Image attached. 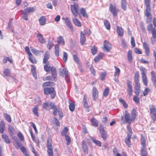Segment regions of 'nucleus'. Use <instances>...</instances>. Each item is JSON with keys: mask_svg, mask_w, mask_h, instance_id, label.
Masks as SVG:
<instances>
[{"mask_svg": "<svg viewBox=\"0 0 156 156\" xmlns=\"http://www.w3.org/2000/svg\"><path fill=\"white\" fill-rule=\"evenodd\" d=\"M50 57L49 53L48 52H45L44 55V57L43 59V63H45Z\"/></svg>", "mask_w": 156, "mask_h": 156, "instance_id": "nucleus-26", "label": "nucleus"}, {"mask_svg": "<svg viewBox=\"0 0 156 156\" xmlns=\"http://www.w3.org/2000/svg\"><path fill=\"white\" fill-rule=\"evenodd\" d=\"M4 75L7 76L6 79L8 80H9L10 78H12V77L10 76V69H5L4 71Z\"/></svg>", "mask_w": 156, "mask_h": 156, "instance_id": "nucleus-17", "label": "nucleus"}, {"mask_svg": "<svg viewBox=\"0 0 156 156\" xmlns=\"http://www.w3.org/2000/svg\"><path fill=\"white\" fill-rule=\"evenodd\" d=\"M2 138L6 143L7 144L10 143V140L6 135L5 134H2Z\"/></svg>", "mask_w": 156, "mask_h": 156, "instance_id": "nucleus-30", "label": "nucleus"}, {"mask_svg": "<svg viewBox=\"0 0 156 156\" xmlns=\"http://www.w3.org/2000/svg\"><path fill=\"white\" fill-rule=\"evenodd\" d=\"M131 83H132L131 81L129 80L127 81V91L129 97H130L132 94V89Z\"/></svg>", "mask_w": 156, "mask_h": 156, "instance_id": "nucleus-14", "label": "nucleus"}, {"mask_svg": "<svg viewBox=\"0 0 156 156\" xmlns=\"http://www.w3.org/2000/svg\"><path fill=\"white\" fill-rule=\"evenodd\" d=\"M87 96L86 95H84L83 96V106L85 108V109L88 112H89V109L88 103L87 101Z\"/></svg>", "mask_w": 156, "mask_h": 156, "instance_id": "nucleus-16", "label": "nucleus"}, {"mask_svg": "<svg viewBox=\"0 0 156 156\" xmlns=\"http://www.w3.org/2000/svg\"><path fill=\"white\" fill-rule=\"evenodd\" d=\"M140 83L135 84L134 87L135 93L136 95H138L140 92Z\"/></svg>", "mask_w": 156, "mask_h": 156, "instance_id": "nucleus-28", "label": "nucleus"}, {"mask_svg": "<svg viewBox=\"0 0 156 156\" xmlns=\"http://www.w3.org/2000/svg\"><path fill=\"white\" fill-rule=\"evenodd\" d=\"M86 37L84 36V34L82 31L80 32V42L81 44L82 45L84 44L85 42H86Z\"/></svg>", "mask_w": 156, "mask_h": 156, "instance_id": "nucleus-20", "label": "nucleus"}, {"mask_svg": "<svg viewBox=\"0 0 156 156\" xmlns=\"http://www.w3.org/2000/svg\"><path fill=\"white\" fill-rule=\"evenodd\" d=\"M91 122L92 125L95 127L98 126V121L95 118H93L91 119Z\"/></svg>", "mask_w": 156, "mask_h": 156, "instance_id": "nucleus-27", "label": "nucleus"}, {"mask_svg": "<svg viewBox=\"0 0 156 156\" xmlns=\"http://www.w3.org/2000/svg\"><path fill=\"white\" fill-rule=\"evenodd\" d=\"M59 48L58 44H56L55 46V54L56 56H59Z\"/></svg>", "mask_w": 156, "mask_h": 156, "instance_id": "nucleus-32", "label": "nucleus"}, {"mask_svg": "<svg viewBox=\"0 0 156 156\" xmlns=\"http://www.w3.org/2000/svg\"><path fill=\"white\" fill-rule=\"evenodd\" d=\"M109 92V89L108 88H106L104 91L103 93V96L105 97H107L108 94Z\"/></svg>", "mask_w": 156, "mask_h": 156, "instance_id": "nucleus-58", "label": "nucleus"}, {"mask_svg": "<svg viewBox=\"0 0 156 156\" xmlns=\"http://www.w3.org/2000/svg\"><path fill=\"white\" fill-rule=\"evenodd\" d=\"M122 121H124L126 123H128L129 124L131 123L132 122L134 121L133 118L130 116V114L127 111H125V114L121 118Z\"/></svg>", "mask_w": 156, "mask_h": 156, "instance_id": "nucleus-4", "label": "nucleus"}, {"mask_svg": "<svg viewBox=\"0 0 156 156\" xmlns=\"http://www.w3.org/2000/svg\"><path fill=\"white\" fill-rule=\"evenodd\" d=\"M82 148L84 153H88L87 146L84 140H83L82 142Z\"/></svg>", "mask_w": 156, "mask_h": 156, "instance_id": "nucleus-19", "label": "nucleus"}, {"mask_svg": "<svg viewBox=\"0 0 156 156\" xmlns=\"http://www.w3.org/2000/svg\"><path fill=\"white\" fill-rule=\"evenodd\" d=\"M44 70L47 72H49L51 71L52 77L48 76V80H49L55 81L56 80L57 76L56 71L55 67L48 66L47 65L44 66Z\"/></svg>", "mask_w": 156, "mask_h": 156, "instance_id": "nucleus-2", "label": "nucleus"}, {"mask_svg": "<svg viewBox=\"0 0 156 156\" xmlns=\"http://www.w3.org/2000/svg\"><path fill=\"white\" fill-rule=\"evenodd\" d=\"M38 108L37 106H35L33 109V112L37 116H38Z\"/></svg>", "mask_w": 156, "mask_h": 156, "instance_id": "nucleus-56", "label": "nucleus"}, {"mask_svg": "<svg viewBox=\"0 0 156 156\" xmlns=\"http://www.w3.org/2000/svg\"><path fill=\"white\" fill-rule=\"evenodd\" d=\"M44 94H51V97L52 98H53L55 97V94L54 90V89L53 87H46L44 89Z\"/></svg>", "mask_w": 156, "mask_h": 156, "instance_id": "nucleus-7", "label": "nucleus"}, {"mask_svg": "<svg viewBox=\"0 0 156 156\" xmlns=\"http://www.w3.org/2000/svg\"><path fill=\"white\" fill-rule=\"evenodd\" d=\"M59 76H61L63 77L64 75L66 80L69 79V75L68 74V72L66 68H64L63 69H59Z\"/></svg>", "mask_w": 156, "mask_h": 156, "instance_id": "nucleus-8", "label": "nucleus"}, {"mask_svg": "<svg viewBox=\"0 0 156 156\" xmlns=\"http://www.w3.org/2000/svg\"><path fill=\"white\" fill-rule=\"evenodd\" d=\"M69 109L71 111H73L75 108V104L73 103H71L69 101Z\"/></svg>", "mask_w": 156, "mask_h": 156, "instance_id": "nucleus-48", "label": "nucleus"}, {"mask_svg": "<svg viewBox=\"0 0 156 156\" xmlns=\"http://www.w3.org/2000/svg\"><path fill=\"white\" fill-rule=\"evenodd\" d=\"M57 42L59 44H61L62 45H64L65 44L64 40L62 36H60L58 38Z\"/></svg>", "mask_w": 156, "mask_h": 156, "instance_id": "nucleus-36", "label": "nucleus"}, {"mask_svg": "<svg viewBox=\"0 0 156 156\" xmlns=\"http://www.w3.org/2000/svg\"><path fill=\"white\" fill-rule=\"evenodd\" d=\"M127 130L128 131V132L127 133V135H130V136H132V130L129 125H127Z\"/></svg>", "mask_w": 156, "mask_h": 156, "instance_id": "nucleus-61", "label": "nucleus"}, {"mask_svg": "<svg viewBox=\"0 0 156 156\" xmlns=\"http://www.w3.org/2000/svg\"><path fill=\"white\" fill-rule=\"evenodd\" d=\"M131 136L130 135H127L125 139V142L126 145H128L129 147H130L131 145L130 139H131Z\"/></svg>", "mask_w": 156, "mask_h": 156, "instance_id": "nucleus-23", "label": "nucleus"}, {"mask_svg": "<svg viewBox=\"0 0 156 156\" xmlns=\"http://www.w3.org/2000/svg\"><path fill=\"white\" fill-rule=\"evenodd\" d=\"M140 152L142 156H147V152L145 149V148L141 147Z\"/></svg>", "mask_w": 156, "mask_h": 156, "instance_id": "nucleus-38", "label": "nucleus"}, {"mask_svg": "<svg viewBox=\"0 0 156 156\" xmlns=\"http://www.w3.org/2000/svg\"><path fill=\"white\" fill-rule=\"evenodd\" d=\"M91 50L92 54L93 55H95L97 52V49L96 47H94L93 48H91Z\"/></svg>", "mask_w": 156, "mask_h": 156, "instance_id": "nucleus-64", "label": "nucleus"}, {"mask_svg": "<svg viewBox=\"0 0 156 156\" xmlns=\"http://www.w3.org/2000/svg\"><path fill=\"white\" fill-rule=\"evenodd\" d=\"M73 58L75 62L77 64H79L80 61L78 57L76 55H73Z\"/></svg>", "mask_w": 156, "mask_h": 156, "instance_id": "nucleus-55", "label": "nucleus"}, {"mask_svg": "<svg viewBox=\"0 0 156 156\" xmlns=\"http://www.w3.org/2000/svg\"><path fill=\"white\" fill-rule=\"evenodd\" d=\"M36 9L34 7H30L27 8L23 11L21 10L22 17V18L26 20H28V14L31 12H33L35 11Z\"/></svg>", "mask_w": 156, "mask_h": 156, "instance_id": "nucleus-3", "label": "nucleus"}, {"mask_svg": "<svg viewBox=\"0 0 156 156\" xmlns=\"http://www.w3.org/2000/svg\"><path fill=\"white\" fill-rule=\"evenodd\" d=\"M43 108L46 110H48L50 109H53L54 110L53 114L55 116L57 115L58 112L59 116V119H62L63 114L62 110L59 108H57L53 103L50 102L49 104L48 103H44Z\"/></svg>", "mask_w": 156, "mask_h": 156, "instance_id": "nucleus-1", "label": "nucleus"}, {"mask_svg": "<svg viewBox=\"0 0 156 156\" xmlns=\"http://www.w3.org/2000/svg\"><path fill=\"white\" fill-rule=\"evenodd\" d=\"M71 9L73 14L75 17L77 16L79 13L78 12V10L79 9L78 5L76 3H73V5H71Z\"/></svg>", "mask_w": 156, "mask_h": 156, "instance_id": "nucleus-6", "label": "nucleus"}, {"mask_svg": "<svg viewBox=\"0 0 156 156\" xmlns=\"http://www.w3.org/2000/svg\"><path fill=\"white\" fill-rule=\"evenodd\" d=\"M9 61L11 63H12V61L9 57H4L3 60V62L5 64L7 63V61Z\"/></svg>", "mask_w": 156, "mask_h": 156, "instance_id": "nucleus-44", "label": "nucleus"}, {"mask_svg": "<svg viewBox=\"0 0 156 156\" xmlns=\"http://www.w3.org/2000/svg\"><path fill=\"white\" fill-rule=\"evenodd\" d=\"M53 45V43L51 41H49L48 42L47 47L49 49H51Z\"/></svg>", "mask_w": 156, "mask_h": 156, "instance_id": "nucleus-62", "label": "nucleus"}, {"mask_svg": "<svg viewBox=\"0 0 156 156\" xmlns=\"http://www.w3.org/2000/svg\"><path fill=\"white\" fill-rule=\"evenodd\" d=\"M30 48L31 51L35 55H37L40 52L39 51L33 48V47H31Z\"/></svg>", "mask_w": 156, "mask_h": 156, "instance_id": "nucleus-54", "label": "nucleus"}, {"mask_svg": "<svg viewBox=\"0 0 156 156\" xmlns=\"http://www.w3.org/2000/svg\"><path fill=\"white\" fill-rule=\"evenodd\" d=\"M109 9L114 16H117V12H118V9L117 8H116L112 4H111L110 5Z\"/></svg>", "mask_w": 156, "mask_h": 156, "instance_id": "nucleus-11", "label": "nucleus"}, {"mask_svg": "<svg viewBox=\"0 0 156 156\" xmlns=\"http://www.w3.org/2000/svg\"><path fill=\"white\" fill-rule=\"evenodd\" d=\"M104 48L107 51H109L112 48L111 45L106 41H104Z\"/></svg>", "mask_w": 156, "mask_h": 156, "instance_id": "nucleus-15", "label": "nucleus"}, {"mask_svg": "<svg viewBox=\"0 0 156 156\" xmlns=\"http://www.w3.org/2000/svg\"><path fill=\"white\" fill-rule=\"evenodd\" d=\"M29 59L30 61L33 63H36L37 62V60L33 57V55L29 57Z\"/></svg>", "mask_w": 156, "mask_h": 156, "instance_id": "nucleus-51", "label": "nucleus"}, {"mask_svg": "<svg viewBox=\"0 0 156 156\" xmlns=\"http://www.w3.org/2000/svg\"><path fill=\"white\" fill-rule=\"evenodd\" d=\"M141 143L142 147L145 148L146 147V140L144 137H142L141 138Z\"/></svg>", "mask_w": 156, "mask_h": 156, "instance_id": "nucleus-50", "label": "nucleus"}, {"mask_svg": "<svg viewBox=\"0 0 156 156\" xmlns=\"http://www.w3.org/2000/svg\"><path fill=\"white\" fill-rule=\"evenodd\" d=\"M68 57V55L67 53L64 52L63 53V59L64 62H66Z\"/></svg>", "mask_w": 156, "mask_h": 156, "instance_id": "nucleus-52", "label": "nucleus"}, {"mask_svg": "<svg viewBox=\"0 0 156 156\" xmlns=\"http://www.w3.org/2000/svg\"><path fill=\"white\" fill-rule=\"evenodd\" d=\"M104 56V55L103 54H101L97 56L96 58H95L94 61L97 62H98L101 59L102 57Z\"/></svg>", "mask_w": 156, "mask_h": 156, "instance_id": "nucleus-49", "label": "nucleus"}, {"mask_svg": "<svg viewBox=\"0 0 156 156\" xmlns=\"http://www.w3.org/2000/svg\"><path fill=\"white\" fill-rule=\"evenodd\" d=\"M117 31L118 35L122 37L123 34V30L122 28L120 27H117Z\"/></svg>", "mask_w": 156, "mask_h": 156, "instance_id": "nucleus-25", "label": "nucleus"}, {"mask_svg": "<svg viewBox=\"0 0 156 156\" xmlns=\"http://www.w3.org/2000/svg\"><path fill=\"white\" fill-rule=\"evenodd\" d=\"M73 23L78 27H80L81 26V24L80 21L76 18H73Z\"/></svg>", "mask_w": 156, "mask_h": 156, "instance_id": "nucleus-22", "label": "nucleus"}, {"mask_svg": "<svg viewBox=\"0 0 156 156\" xmlns=\"http://www.w3.org/2000/svg\"><path fill=\"white\" fill-rule=\"evenodd\" d=\"M127 58L128 60L130 63L132 62L133 58L132 55V52L131 51H129L127 55Z\"/></svg>", "mask_w": 156, "mask_h": 156, "instance_id": "nucleus-33", "label": "nucleus"}, {"mask_svg": "<svg viewBox=\"0 0 156 156\" xmlns=\"http://www.w3.org/2000/svg\"><path fill=\"white\" fill-rule=\"evenodd\" d=\"M150 113L154 121L156 120V109L154 106L151 105L150 106Z\"/></svg>", "mask_w": 156, "mask_h": 156, "instance_id": "nucleus-9", "label": "nucleus"}, {"mask_svg": "<svg viewBox=\"0 0 156 156\" xmlns=\"http://www.w3.org/2000/svg\"><path fill=\"white\" fill-rule=\"evenodd\" d=\"M114 68L115 69L114 76L115 77L118 76L120 73V70L118 68L115 66H114Z\"/></svg>", "mask_w": 156, "mask_h": 156, "instance_id": "nucleus-42", "label": "nucleus"}, {"mask_svg": "<svg viewBox=\"0 0 156 156\" xmlns=\"http://www.w3.org/2000/svg\"><path fill=\"white\" fill-rule=\"evenodd\" d=\"M52 140L50 138H48L47 140V147L48 156H53V148L52 146Z\"/></svg>", "mask_w": 156, "mask_h": 156, "instance_id": "nucleus-5", "label": "nucleus"}, {"mask_svg": "<svg viewBox=\"0 0 156 156\" xmlns=\"http://www.w3.org/2000/svg\"><path fill=\"white\" fill-rule=\"evenodd\" d=\"M25 51L26 52L28 55L29 57L31 56L32 55L30 52L29 48L27 46H26L25 47Z\"/></svg>", "mask_w": 156, "mask_h": 156, "instance_id": "nucleus-60", "label": "nucleus"}, {"mask_svg": "<svg viewBox=\"0 0 156 156\" xmlns=\"http://www.w3.org/2000/svg\"><path fill=\"white\" fill-rule=\"evenodd\" d=\"M151 79L153 83V85L156 86V77L154 72L152 71L151 73Z\"/></svg>", "mask_w": 156, "mask_h": 156, "instance_id": "nucleus-24", "label": "nucleus"}, {"mask_svg": "<svg viewBox=\"0 0 156 156\" xmlns=\"http://www.w3.org/2000/svg\"><path fill=\"white\" fill-rule=\"evenodd\" d=\"M104 24L106 29L108 30H109L110 29V23L107 20H104Z\"/></svg>", "mask_w": 156, "mask_h": 156, "instance_id": "nucleus-34", "label": "nucleus"}, {"mask_svg": "<svg viewBox=\"0 0 156 156\" xmlns=\"http://www.w3.org/2000/svg\"><path fill=\"white\" fill-rule=\"evenodd\" d=\"M136 115V110L133 109L132 111L131 112V117L134 120Z\"/></svg>", "mask_w": 156, "mask_h": 156, "instance_id": "nucleus-57", "label": "nucleus"}, {"mask_svg": "<svg viewBox=\"0 0 156 156\" xmlns=\"http://www.w3.org/2000/svg\"><path fill=\"white\" fill-rule=\"evenodd\" d=\"M99 130L101 137L103 138V140H105L106 138V133L102 126L100 125L99 126Z\"/></svg>", "mask_w": 156, "mask_h": 156, "instance_id": "nucleus-12", "label": "nucleus"}, {"mask_svg": "<svg viewBox=\"0 0 156 156\" xmlns=\"http://www.w3.org/2000/svg\"><path fill=\"white\" fill-rule=\"evenodd\" d=\"M150 7H146L145 12V15L147 17V21L150 22L152 19V15L150 13Z\"/></svg>", "mask_w": 156, "mask_h": 156, "instance_id": "nucleus-10", "label": "nucleus"}, {"mask_svg": "<svg viewBox=\"0 0 156 156\" xmlns=\"http://www.w3.org/2000/svg\"><path fill=\"white\" fill-rule=\"evenodd\" d=\"M121 6L122 9L124 10H126L127 8L126 5V0H122Z\"/></svg>", "mask_w": 156, "mask_h": 156, "instance_id": "nucleus-43", "label": "nucleus"}, {"mask_svg": "<svg viewBox=\"0 0 156 156\" xmlns=\"http://www.w3.org/2000/svg\"><path fill=\"white\" fill-rule=\"evenodd\" d=\"M139 74L138 72H136L135 74L134 81L136 84L140 83H139Z\"/></svg>", "mask_w": 156, "mask_h": 156, "instance_id": "nucleus-40", "label": "nucleus"}, {"mask_svg": "<svg viewBox=\"0 0 156 156\" xmlns=\"http://www.w3.org/2000/svg\"><path fill=\"white\" fill-rule=\"evenodd\" d=\"M119 101L123 105L124 107L126 108L128 107L127 104L126 103L124 100L122 98H120Z\"/></svg>", "mask_w": 156, "mask_h": 156, "instance_id": "nucleus-47", "label": "nucleus"}, {"mask_svg": "<svg viewBox=\"0 0 156 156\" xmlns=\"http://www.w3.org/2000/svg\"><path fill=\"white\" fill-rule=\"evenodd\" d=\"M5 129V124L3 121H2L0 125V133H3Z\"/></svg>", "mask_w": 156, "mask_h": 156, "instance_id": "nucleus-41", "label": "nucleus"}, {"mask_svg": "<svg viewBox=\"0 0 156 156\" xmlns=\"http://www.w3.org/2000/svg\"><path fill=\"white\" fill-rule=\"evenodd\" d=\"M91 138L93 142L97 145L99 147L101 146V142L98 140L95 139L93 137H91Z\"/></svg>", "mask_w": 156, "mask_h": 156, "instance_id": "nucleus-37", "label": "nucleus"}, {"mask_svg": "<svg viewBox=\"0 0 156 156\" xmlns=\"http://www.w3.org/2000/svg\"><path fill=\"white\" fill-rule=\"evenodd\" d=\"M92 90L93 99L94 101H96L98 98V91L95 87H93Z\"/></svg>", "mask_w": 156, "mask_h": 156, "instance_id": "nucleus-13", "label": "nucleus"}, {"mask_svg": "<svg viewBox=\"0 0 156 156\" xmlns=\"http://www.w3.org/2000/svg\"><path fill=\"white\" fill-rule=\"evenodd\" d=\"M46 19L44 16H41L39 19V22L40 25H44L46 23Z\"/></svg>", "mask_w": 156, "mask_h": 156, "instance_id": "nucleus-29", "label": "nucleus"}, {"mask_svg": "<svg viewBox=\"0 0 156 156\" xmlns=\"http://www.w3.org/2000/svg\"><path fill=\"white\" fill-rule=\"evenodd\" d=\"M54 83L51 81H47L44 83L42 84V86L44 87L47 86H53L55 85Z\"/></svg>", "mask_w": 156, "mask_h": 156, "instance_id": "nucleus-35", "label": "nucleus"}, {"mask_svg": "<svg viewBox=\"0 0 156 156\" xmlns=\"http://www.w3.org/2000/svg\"><path fill=\"white\" fill-rule=\"evenodd\" d=\"M4 116L5 119L9 122H10L11 121V119L10 116V115L7 113H4Z\"/></svg>", "mask_w": 156, "mask_h": 156, "instance_id": "nucleus-53", "label": "nucleus"}, {"mask_svg": "<svg viewBox=\"0 0 156 156\" xmlns=\"http://www.w3.org/2000/svg\"><path fill=\"white\" fill-rule=\"evenodd\" d=\"M37 34L39 41L41 43H44L45 42V40L43 35L40 34Z\"/></svg>", "mask_w": 156, "mask_h": 156, "instance_id": "nucleus-21", "label": "nucleus"}, {"mask_svg": "<svg viewBox=\"0 0 156 156\" xmlns=\"http://www.w3.org/2000/svg\"><path fill=\"white\" fill-rule=\"evenodd\" d=\"M65 22L66 25L72 31H73V29L72 27V25L68 18H66L65 19Z\"/></svg>", "mask_w": 156, "mask_h": 156, "instance_id": "nucleus-18", "label": "nucleus"}, {"mask_svg": "<svg viewBox=\"0 0 156 156\" xmlns=\"http://www.w3.org/2000/svg\"><path fill=\"white\" fill-rule=\"evenodd\" d=\"M80 12L81 14L84 17H87L88 16L86 13L85 9L83 8H81L80 10Z\"/></svg>", "mask_w": 156, "mask_h": 156, "instance_id": "nucleus-39", "label": "nucleus"}, {"mask_svg": "<svg viewBox=\"0 0 156 156\" xmlns=\"http://www.w3.org/2000/svg\"><path fill=\"white\" fill-rule=\"evenodd\" d=\"M69 130V129L67 127H65L61 132V135L62 136H65L67 135V133Z\"/></svg>", "mask_w": 156, "mask_h": 156, "instance_id": "nucleus-31", "label": "nucleus"}, {"mask_svg": "<svg viewBox=\"0 0 156 156\" xmlns=\"http://www.w3.org/2000/svg\"><path fill=\"white\" fill-rule=\"evenodd\" d=\"M65 138L67 141V144L69 145L70 144L71 142V139L69 136L67 135L65 136Z\"/></svg>", "mask_w": 156, "mask_h": 156, "instance_id": "nucleus-59", "label": "nucleus"}, {"mask_svg": "<svg viewBox=\"0 0 156 156\" xmlns=\"http://www.w3.org/2000/svg\"><path fill=\"white\" fill-rule=\"evenodd\" d=\"M8 130L10 135L11 136L12 135H13V132L14 130L13 127L11 125H9Z\"/></svg>", "mask_w": 156, "mask_h": 156, "instance_id": "nucleus-45", "label": "nucleus"}, {"mask_svg": "<svg viewBox=\"0 0 156 156\" xmlns=\"http://www.w3.org/2000/svg\"><path fill=\"white\" fill-rule=\"evenodd\" d=\"M142 77L144 84L147 86V77L146 74L142 75Z\"/></svg>", "mask_w": 156, "mask_h": 156, "instance_id": "nucleus-46", "label": "nucleus"}, {"mask_svg": "<svg viewBox=\"0 0 156 156\" xmlns=\"http://www.w3.org/2000/svg\"><path fill=\"white\" fill-rule=\"evenodd\" d=\"M16 147L17 148H18L21 145V143L19 140H16V143L14 144Z\"/></svg>", "mask_w": 156, "mask_h": 156, "instance_id": "nucleus-63", "label": "nucleus"}]
</instances>
